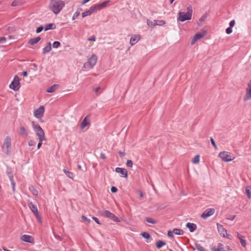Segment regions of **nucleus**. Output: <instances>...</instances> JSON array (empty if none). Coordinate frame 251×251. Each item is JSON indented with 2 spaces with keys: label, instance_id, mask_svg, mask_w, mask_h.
I'll use <instances>...</instances> for the list:
<instances>
[{
  "label": "nucleus",
  "instance_id": "1",
  "mask_svg": "<svg viewBox=\"0 0 251 251\" xmlns=\"http://www.w3.org/2000/svg\"><path fill=\"white\" fill-rule=\"evenodd\" d=\"M65 6V2L61 0H51L49 8L54 14H57Z\"/></svg>",
  "mask_w": 251,
  "mask_h": 251
},
{
  "label": "nucleus",
  "instance_id": "2",
  "mask_svg": "<svg viewBox=\"0 0 251 251\" xmlns=\"http://www.w3.org/2000/svg\"><path fill=\"white\" fill-rule=\"evenodd\" d=\"M192 14V7L191 6L187 8V12H179L177 20L180 22H184L191 19Z\"/></svg>",
  "mask_w": 251,
  "mask_h": 251
},
{
  "label": "nucleus",
  "instance_id": "3",
  "mask_svg": "<svg viewBox=\"0 0 251 251\" xmlns=\"http://www.w3.org/2000/svg\"><path fill=\"white\" fill-rule=\"evenodd\" d=\"M97 62V56L95 54H93L88 61L85 63L82 67V69L85 71H88L93 68Z\"/></svg>",
  "mask_w": 251,
  "mask_h": 251
},
{
  "label": "nucleus",
  "instance_id": "4",
  "mask_svg": "<svg viewBox=\"0 0 251 251\" xmlns=\"http://www.w3.org/2000/svg\"><path fill=\"white\" fill-rule=\"evenodd\" d=\"M32 126L36 135L38 137V139L41 140H46L45 133L41 126L37 123L34 122H32Z\"/></svg>",
  "mask_w": 251,
  "mask_h": 251
},
{
  "label": "nucleus",
  "instance_id": "5",
  "mask_svg": "<svg viewBox=\"0 0 251 251\" xmlns=\"http://www.w3.org/2000/svg\"><path fill=\"white\" fill-rule=\"evenodd\" d=\"M11 138L9 136H7L5 138L2 149L3 151L6 154L9 155L11 150Z\"/></svg>",
  "mask_w": 251,
  "mask_h": 251
},
{
  "label": "nucleus",
  "instance_id": "6",
  "mask_svg": "<svg viewBox=\"0 0 251 251\" xmlns=\"http://www.w3.org/2000/svg\"><path fill=\"white\" fill-rule=\"evenodd\" d=\"M218 156L224 162H229L234 159V157L231 155V153L226 151L220 152Z\"/></svg>",
  "mask_w": 251,
  "mask_h": 251
},
{
  "label": "nucleus",
  "instance_id": "7",
  "mask_svg": "<svg viewBox=\"0 0 251 251\" xmlns=\"http://www.w3.org/2000/svg\"><path fill=\"white\" fill-rule=\"evenodd\" d=\"M20 78L17 75L15 76L13 80L9 85L10 88L14 91L19 90L20 88Z\"/></svg>",
  "mask_w": 251,
  "mask_h": 251
},
{
  "label": "nucleus",
  "instance_id": "8",
  "mask_svg": "<svg viewBox=\"0 0 251 251\" xmlns=\"http://www.w3.org/2000/svg\"><path fill=\"white\" fill-rule=\"evenodd\" d=\"M101 214L102 216L109 218L115 222H120V219L117 216L108 210H104Z\"/></svg>",
  "mask_w": 251,
  "mask_h": 251
},
{
  "label": "nucleus",
  "instance_id": "9",
  "mask_svg": "<svg viewBox=\"0 0 251 251\" xmlns=\"http://www.w3.org/2000/svg\"><path fill=\"white\" fill-rule=\"evenodd\" d=\"M28 205L31 211L34 213L36 217L40 222L41 218L37 206L30 201H28Z\"/></svg>",
  "mask_w": 251,
  "mask_h": 251
},
{
  "label": "nucleus",
  "instance_id": "10",
  "mask_svg": "<svg viewBox=\"0 0 251 251\" xmlns=\"http://www.w3.org/2000/svg\"><path fill=\"white\" fill-rule=\"evenodd\" d=\"M206 35V32L203 31L202 33H198L196 34L193 37L191 40V44L192 45L195 44V43L199 40H200Z\"/></svg>",
  "mask_w": 251,
  "mask_h": 251
},
{
  "label": "nucleus",
  "instance_id": "11",
  "mask_svg": "<svg viewBox=\"0 0 251 251\" xmlns=\"http://www.w3.org/2000/svg\"><path fill=\"white\" fill-rule=\"evenodd\" d=\"M45 109L43 106H40L34 111V115L37 119H41L44 113Z\"/></svg>",
  "mask_w": 251,
  "mask_h": 251
},
{
  "label": "nucleus",
  "instance_id": "12",
  "mask_svg": "<svg viewBox=\"0 0 251 251\" xmlns=\"http://www.w3.org/2000/svg\"><path fill=\"white\" fill-rule=\"evenodd\" d=\"M214 213L215 209L214 208H208L203 212L201 217L203 219H206L208 217L213 215Z\"/></svg>",
  "mask_w": 251,
  "mask_h": 251
},
{
  "label": "nucleus",
  "instance_id": "13",
  "mask_svg": "<svg viewBox=\"0 0 251 251\" xmlns=\"http://www.w3.org/2000/svg\"><path fill=\"white\" fill-rule=\"evenodd\" d=\"M90 124V119L89 116H86L80 124V127L81 129H83L86 126Z\"/></svg>",
  "mask_w": 251,
  "mask_h": 251
},
{
  "label": "nucleus",
  "instance_id": "14",
  "mask_svg": "<svg viewBox=\"0 0 251 251\" xmlns=\"http://www.w3.org/2000/svg\"><path fill=\"white\" fill-rule=\"evenodd\" d=\"M180 235L183 234L182 230L177 228L174 229L173 230H168L167 235H173V234Z\"/></svg>",
  "mask_w": 251,
  "mask_h": 251
},
{
  "label": "nucleus",
  "instance_id": "15",
  "mask_svg": "<svg viewBox=\"0 0 251 251\" xmlns=\"http://www.w3.org/2000/svg\"><path fill=\"white\" fill-rule=\"evenodd\" d=\"M115 171L118 173L121 174L122 177L126 178L127 176V172L124 168L117 167L116 168Z\"/></svg>",
  "mask_w": 251,
  "mask_h": 251
},
{
  "label": "nucleus",
  "instance_id": "16",
  "mask_svg": "<svg viewBox=\"0 0 251 251\" xmlns=\"http://www.w3.org/2000/svg\"><path fill=\"white\" fill-rule=\"evenodd\" d=\"M217 229L220 235H227L226 230L223 226L219 224H217Z\"/></svg>",
  "mask_w": 251,
  "mask_h": 251
},
{
  "label": "nucleus",
  "instance_id": "17",
  "mask_svg": "<svg viewBox=\"0 0 251 251\" xmlns=\"http://www.w3.org/2000/svg\"><path fill=\"white\" fill-rule=\"evenodd\" d=\"M95 11H96V7L92 6L89 10L82 13V16L83 18L86 16L91 15Z\"/></svg>",
  "mask_w": 251,
  "mask_h": 251
},
{
  "label": "nucleus",
  "instance_id": "18",
  "mask_svg": "<svg viewBox=\"0 0 251 251\" xmlns=\"http://www.w3.org/2000/svg\"><path fill=\"white\" fill-rule=\"evenodd\" d=\"M140 39V36L139 35H134L131 37L130 39V44L131 46H133L137 43Z\"/></svg>",
  "mask_w": 251,
  "mask_h": 251
},
{
  "label": "nucleus",
  "instance_id": "19",
  "mask_svg": "<svg viewBox=\"0 0 251 251\" xmlns=\"http://www.w3.org/2000/svg\"><path fill=\"white\" fill-rule=\"evenodd\" d=\"M21 240L31 244L34 243V241L33 236H21Z\"/></svg>",
  "mask_w": 251,
  "mask_h": 251
},
{
  "label": "nucleus",
  "instance_id": "20",
  "mask_svg": "<svg viewBox=\"0 0 251 251\" xmlns=\"http://www.w3.org/2000/svg\"><path fill=\"white\" fill-rule=\"evenodd\" d=\"M186 226L191 232L195 231L197 228V226L193 223H187L186 225Z\"/></svg>",
  "mask_w": 251,
  "mask_h": 251
},
{
  "label": "nucleus",
  "instance_id": "21",
  "mask_svg": "<svg viewBox=\"0 0 251 251\" xmlns=\"http://www.w3.org/2000/svg\"><path fill=\"white\" fill-rule=\"evenodd\" d=\"M56 28V26L54 24H48L45 26V30L47 31L50 29H53Z\"/></svg>",
  "mask_w": 251,
  "mask_h": 251
},
{
  "label": "nucleus",
  "instance_id": "22",
  "mask_svg": "<svg viewBox=\"0 0 251 251\" xmlns=\"http://www.w3.org/2000/svg\"><path fill=\"white\" fill-rule=\"evenodd\" d=\"M51 50V45L50 42L48 43V45L43 49V53H46L50 51Z\"/></svg>",
  "mask_w": 251,
  "mask_h": 251
},
{
  "label": "nucleus",
  "instance_id": "23",
  "mask_svg": "<svg viewBox=\"0 0 251 251\" xmlns=\"http://www.w3.org/2000/svg\"><path fill=\"white\" fill-rule=\"evenodd\" d=\"M63 172L70 178L73 179L74 175L72 172L66 170L65 169L63 170Z\"/></svg>",
  "mask_w": 251,
  "mask_h": 251
},
{
  "label": "nucleus",
  "instance_id": "24",
  "mask_svg": "<svg viewBox=\"0 0 251 251\" xmlns=\"http://www.w3.org/2000/svg\"><path fill=\"white\" fill-rule=\"evenodd\" d=\"M41 40L40 37H37L35 38L31 39L29 41V43L32 45H34L36 43H37L40 40Z\"/></svg>",
  "mask_w": 251,
  "mask_h": 251
},
{
  "label": "nucleus",
  "instance_id": "25",
  "mask_svg": "<svg viewBox=\"0 0 251 251\" xmlns=\"http://www.w3.org/2000/svg\"><path fill=\"white\" fill-rule=\"evenodd\" d=\"M251 99V91L246 90V94L244 97L245 101H247Z\"/></svg>",
  "mask_w": 251,
  "mask_h": 251
},
{
  "label": "nucleus",
  "instance_id": "26",
  "mask_svg": "<svg viewBox=\"0 0 251 251\" xmlns=\"http://www.w3.org/2000/svg\"><path fill=\"white\" fill-rule=\"evenodd\" d=\"M20 132L21 135H22L23 136H25L26 137L28 135V133H27L26 129H25V128L24 126L20 127Z\"/></svg>",
  "mask_w": 251,
  "mask_h": 251
},
{
  "label": "nucleus",
  "instance_id": "27",
  "mask_svg": "<svg viewBox=\"0 0 251 251\" xmlns=\"http://www.w3.org/2000/svg\"><path fill=\"white\" fill-rule=\"evenodd\" d=\"M166 245V243L162 240H159L156 243V247L158 249L162 248L163 246Z\"/></svg>",
  "mask_w": 251,
  "mask_h": 251
},
{
  "label": "nucleus",
  "instance_id": "28",
  "mask_svg": "<svg viewBox=\"0 0 251 251\" xmlns=\"http://www.w3.org/2000/svg\"><path fill=\"white\" fill-rule=\"evenodd\" d=\"M57 87V85H56V84H54L52 86H51V87H49L47 90V92L48 93H53L54 92L56 88Z\"/></svg>",
  "mask_w": 251,
  "mask_h": 251
},
{
  "label": "nucleus",
  "instance_id": "29",
  "mask_svg": "<svg viewBox=\"0 0 251 251\" xmlns=\"http://www.w3.org/2000/svg\"><path fill=\"white\" fill-rule=\"evenodd\" d=\"M240 240V243L243 247H245L246 246V241L244 239L245 236H238Z\"/></svg>",
  "mask_w": 251,
  "mask_h": 251
},
{
  "label": "nucleus",
  "instance_id": "30",
  "mask_svg": "<svg viewBox=\"0 0 251 251\" xmlns=\"http://www.w3.org/2000/svg\"><path fill=\"white\" fill-rule=\"evenodd\" d=\"M153 22L155 23V25H163L165 24V22L164 20H153Z\"/></svg>",
  "mask_w": 251,
  "mask_h": 251
},
{
  "label": "nucleus",
  "instance_id": "31",
  "mask_svg": "<svg viewBox=\"0 0 251 251\" xmlns=\"http://www.w3.org/2000/svg\"><path fill=\"white\" fill-rule=\"evenodd\" d=\"M195 248L198 251H205V249L199 244H195Z\"/></svg>",
  "mask_w": 251,
  "mask_h": 251
},
{
  "label": "nucleus",
  "instance_id": "32",
  "mask_svg": "<svg viewBox=\"0 0 251 251\" xmlns=\"http://www.w3.org/2000/svg\"><path fill=\"white\" fill-rule=\"evenodd\" d=\"M30 191L32 192V194L34 196H37L38 195V191L37 189H36L34 187L32 186L29 188Z\"/></svg>",
  "mask_w": 251,
  "mask_h": 251
},
{
  "label": "nucleus",
  "instance_id": "33",
  "mask_svg": "<svg viewBox=\"0 0 251 251\" xmlns=\"http://www.w3.org/2000/svg\"><path fill=\"white\" fill-rule=\"evenodd\" d=\"M147 25L151 28H152L155 26V23L153 22V21H151L150 20H147Z\"/></svg>",
  "mask_w": 251,
  "mask_h": 251
},
{
  "label": "nucleus",
  "instance_id": "34",
  "mask_svg": "<svg viewBox=\"0 0 251 251\" xmlns=\"http://www.w3.org/2000/svg\"><path fill=\"white\" fill-rule=\"evenodd\" d=\"M106 4H107L106 2H103L101 3H100V4L95 5V6H94V7H96V10H97L98 9H100V8L105 7L106 6Z\"/></svg>",
  "mask_w": 251,
  "mask_h": 251
},
{
  "label": "nucleus",
  "instance_id": "35",
  "mask_svg": "<svg viewBox=\"0 0 251 251\" xmlns=\"http://www.w3.org/2000/svg\"><path fill=\"white\" fill-rule=\"evenodd\" d=\"M200 155H197L195 156V157L193 159L192 162L194 164H197L200 162Z\"/></svg>",
  "mask_w": 251,
  "mask_h": 251
},
{
  "label": "nucleus",
  "instance_id": "36",
  "mask_svg": "<svg viewBox=\"0 0 251 251\" xmlns=\"http://www.w3.org/2000/svg\"><path fill=\"white\" fill-rule=\"evenodd\" d=\"M60 46V43L58 41H55L53 42L52 47L53 48H57Z\"/></svg>",
  "mask_w": 251,
  "mask_h": 251
},
{
  "label": "nucleus",
  "instance_id": "37",
  "mask_svg": "<svg viewBox=\"0 0 251 251\" xmlns=\"http://www.w3.org/2000/svg\"><path fill=\"white\" fill-rule=\"evenodd\" d=\"M80 14V12L78 11V10L76 11L74 14L73 16V18H72V19L73 20L76 19L78 16Z\"/></svg>",
  "mask_w": 251,
  "mask_h": 251
},
{
  "label": "nucleus",
  "instance_id": "38",
  "mask_svg": "<svg viewBox=\"0 0 251 251\" xmlns=\"http://www.w3.org/2000/svg\"><path fill=\"white\" fill-rule=\"evenodd\" d=\"M146 221L148 223H151V224H155L156 223L155 221H154L153 219L151 218H147Z\"/></svg>",
  "mask_w": 251,
  "mask_h": 251
},
{
  "label": "nucleus",
  "instance_id": "39",
  "mask_svg": "<svg viewBox=\"0 0 251 251\" xmlns=\"http://www.w3.org/2000/svg\"><path fill=\"white\" fill-rule=\"evenodd\" d=\"M28 145L29 146H34L35 145V142L33 140H29L28 142Z\"/></svg>",
  "mask_w": 251,
  "mask_h": 251
},
{
  "label": "nucleus",
  "instance_id": "40",
  "mask_svg": "<svg viewBox=\"0 0 251 251\" xmlns=\"http://www.w3.org/2000/svg\"><path fill=\"white\" fill-rule=\"evenodd\" d=\"M126 166L128 167H132L133 166V162L131 160H128L126 162Z\"/></svg>",
  "mask_w": 251,
  "mask_h": 251
},
{
  "label": "nucleus",
  "instance_id": "41",
  "mask_svg": "<svg viewBox=\"0 0 251 251\" xmlns=\"http://www.w3.org/2000/svg\"><path fill=\"white\" fill-rule=\"evenodd\" d=\"M245 190H246V193L247 195H248V198H251V192L250 189L248 188H246Z\"/></svg>",
  "mask_w": 251,
  "mask_h": 251
},
{
  "label": "nucleus",
  "instance_id": "42",
  "mask_svg": "<svg viewBox=\"0 0 251 251\" xmlns=\"http://www.w3.org/2000/svg\"><path fill=\"white\" fill-rule=\"evenodd\" d=\"M10 180L11 181V184L12 185V190H13V191L14 192L15 190V184L14 183V182L13 181V179H12V177H10Z\"/></svg>",
  "mask_w": 251,
  "mask_h": 251
},
{
  "label": "nucleus",
  "instance_id": "43",
  "mask_svg": "<svg viewBox=\"0 0 251 251\" xmlns=\"http://www.w3.org/2000/svg\"><path fill=\"white\" fill-rule=\"evenodd\" d=\"M20 4V1L17 0H14L11 3V6H16Z\"/></svg>",
  "mask_w": 251,
  "mask_h": 251
},
{
  "label": "nucleus",
  "instance_id": "44",
  "mask_svg": "<svg viewBox=\"0 0 251 251\" xmlns=\"http://www.w3.org/2000/svg\"><path fill=\"white\" fill-rule=\"evenodd\" d=\"M43 28L44 27L42 25L38 27L36 29V32L37 33L41 32L43 30Z\"/></svg>",
  "mask_w": 251,
  "mask_h": 251
},
{
  "label": "nucleus",
  "instance_id": "45",
  "mask_svg": "<svg viewBox=\"0 0 251 251\" xmlns=\"http://www.w3.org/2000/svg\"><path fill=\"white\" fill-rule=\"evenodd\" d=\"M232 32V27H229L226 29V33L227 34H229L231 33Z\"/></svg>",
  "mask_w": 251,
  "mask_h": 251
},
{
  "label": "nucleus",
  "instance_id": "46",
  "mask_svg": "<svg viewBox=\"0 0 251 251\" xmlns=\"http://www.w3.org/2000/svg\"><path fill=\"white\" fill-rule=\"evenodd\" d=\"M223 244L221 243H219L218 244V249H220V251H224V248H223Z\"/></svg>",
  "mask_w": 251,
  "mask_h": 251
},
{
  "label": "nucleus",
  "instance_id": "47",
  "mask_svg": "<svg viewBox=\"0 0 251 251\" xmlns=\"http://www.w3.org/2000/svg\"><path fill=\"white\" fill-rule=\"evenodd\" d=\"M210 141L211 142L212 144L214 146V148L215 149H217V146L216 145L215 142L214 141V139L212 138H211Z\"/></svg>",
  "mask_w": 251,
  "mask_h": 251
},
{
  "label": "nucleus",
  "instance_id": "48",
  "mask_svg": "<svg viewBox=\"0 0 251 251\" xmlns=\"http://www.w3.org/2000/svg\"><path fill=\"white\" fill-rule=\"evenodd\" d=\"M6 39L4 37H0V44H3L5 42Z\"/></svg>",
  "mask_w": 251,
  "mask_h": 251
},
{
  "label": "nucleus",
  "instance_id": "49",
  "mask_svg": "<svg viewBox=\"0 0 251 251\" xmlns=\"http://www.w3.org/2000/svg\"><path fill=\"white\" fill-rule=\"evenodd\" d=\"M44 140H41L40 139H39V143L37 145V149H39L41 147V146H42V142Z\"/></svg>",
  "mask_w": 251,
  "mask_h": 251
},
{
  "label": "nucleus",
  "instance_id": "50",
  "mask_svg": "<svg viewBox=\"0 0 251 251\" xmlns=\"http://www.w3.org/2000/svg\"><path fill=\"white\" fill-rule=\"evenodd\" d=\"M81 218L83 220L86 221L88 223H89L90 221V219H89L88 218H87L86 217H85L84 216H82Z\"/></svg>",
  "mask_w": 251,
  "mask_h": 251
},
{
  "label": "nucleus",
  "instance_id": "51",
  "mask_svg": "<svg viewBox=\"0 0 251 251\" xmlns=\"http://www.w3.org/2000/svg\"><path fill=\"white\" fill-rule=\"evenodd\" d=\"M117 188L115 186H112L111 188V191L112 193H116L117 191Z\"/></svg>",
  "mask_w": 251,
  "mask_h": 251
},
{
  "label": "nucleus",
  "instance_id": "52",
  "mask_svg": "<svg viewBox=\"0 0 251 251\" xmlns=\"http://www.w3.org/2000/svg\"><path fill=\"white\" fill-rule=\"evenodd\" d=\"M235 24V22L234 20L231 21L229 23L230 27H232L233 26H234Z\"/></svg>",
  "mask_w": 251,
  "mask_h": 251
},
{
  "label": "nucleus",
  "instance_id": "53",
  "mask_svg": "<svg viewBox=\"0 0 251 251\" xmlns=\"http://www.w3.org/2000/svg\"><path fill=\"white\" fill-rule=\"evenodd\" d=\"M118 153L121 157H123L125 156V153L121 151H119Z\"/></svg>",
  "mask_w": 251,
  "mask_h": 251
},
{
  "label": "nucleus",
  "instance_id": "54",
  "mask_svg": "<svg viewBox=\"0 0 251 251\" xmlns=\"http://www.w3.org/2000/svg\"><path fill=\"white\" fill-rule=\"evenodd\" d=\"M88 40L90 41H96V38L94 36H91L88 39Z\"/></svg>",
  "mask_w": 251,
  "mask_h": 251
},
{
  "label": "nucleus",
  "instance_id": "55",
  "mask_svg": "<svg viewBox=\"0 0 251 251\" xmlns=\"http://www.w3.org/2000/svg\"><path fill=\"white\" fill-rule=\"evenodd\" d=\"M93 219L98 224H100L99 219L95 217H93Z\"/></svg>",
  "mask_w": 251,
  "mask_h": 251
},
{
  "label": "nucleus",
  "instance_id": "56",
  "mask_svg": "<svg viewBox=\"0 0 251 251\" xmlns=\"http://www.w3.org/2000/svg\"><path fill=\"white\" fill-rule=\"evenodd\" d=\"M138 193L139 195V196L141 198H142L143 197V193L141 190H138Z\"/></svg>",
  "mask_w": 251,
  "mask_h": 251
},
{
  "label": "nucleus",
  "instance_id": "57",
  "mask_svg": "<svg viewBox=\"0 0 251 251\" xmlns=\"http://www.w3.org/2000/svg\"><path fill=\"white\" fill-rule=\"evenodd\" d=\"M211 249L213 251H220V249H218L216 248L215 247H211Z\"/></svg>",
  "mask_w": 251,
  "mask_h": 251
},
{
  "label": "nucleus",
  "instance_id": "58",
  "mask_svg": "<svg viewBox=\"0 0 251 251\" xmlns=\"http://www.w3.org/2000/svg\"><path fill=\"white\" fill-rule=\"evenodd\" d=\"M100 158L103 159H104L106 158L105 155L104 154L102 153H100Z\"/></svg>",
  "mask_w": 251,
  "mask_h": 251
},
{
  "label": "nucleus",
  "instance_id": "59",
  "mask_svg": "<svg viewBox=\"0 0 251 251\" xmlns=\"http://www.w3.org/2000/svg\"><path fill=\"white\" fill-rule=\"evenodd\" d=\"M140 235H150L149 233L146 232H143L140 234Z\"/></svg>",
  "mask_w": 251,
  "mask_h": 251
},
{
  "label": "nucleus",
  "instance_id": "60",
  "mask_svg": "<svg viewBox=\"0 0 251 251\" xmlns=\"http://www.w3.org/2000/svg\"><path fill=\"white\" fill-rule=\"evenodd\" d=\"M100 89V87H97V88H96L95 89H94V91L96 92V93H98L99 90Z\"/></svg>",
  "mask_w": 251,
  "mask_h": 251
},
{
  "label": "nucleus",
  "instance_id": "61",
  "mask_svg": "<svg viewBox=\"0 0 251 251\" xmlns=\"http://www.w3.org/2000/svg\"><path fill=\"white\" fill-rule=\"evenodd\" d=\"M23 75L24 76L26 77L27 76V73L26 71H24L23 72Z\"/></svg>",
  "mask_w": 251,
  "mask_h": 251
},
{
  "label": "nucleus",
  "instance_id": "62",
  "mask_svg": "<svg viewBox=\"0 0 251 251\" xmlns=\"http://www.w3.org/2000/svg\"><path fill=\"white\" fill-rule=\"evenodd\" d=\"M54 238H56L58 240H62L61 236H54Z\"/></svg>",
  "mask_w": 251,
  "mask_h": 251
},
{
  "label": "nucleus",
  "instance_id": "63",
  "mask_svg": "<svg viewBox=\"0 0 251 251\" xmlns=\"http://www.w3.org/2000/svg\"><path fill=\"white\" fill-rule=\"evenodd\" d=\"M90 0H83V1L82 2V4H85L88 1H89Z\"/></svg>",
  "mask_w": 251,
  "mask_h": 251
},
{
  "label": "nucleus",
  "instance_id": "64",
  "mask_svg": "<svg viewBox=\"0 0 251 251\" xmlns=\"http://www.w3.org/2000/svg\"><path fill=\"white\" fill-rule=\"evenodd\" d=\"M3 250L4 251H10L7 250V249H6L5 248H3Z\"/></svg>",
  "mask_w": 251,
  "mask_h": 251
}]
</instances>
